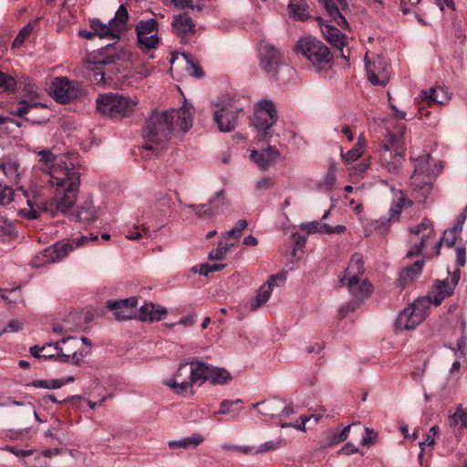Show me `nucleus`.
Listing matches in <instances>:
<instances>
[{
	"label": "nucleus",
	"instance_id": "38",
	"mask_svg": "<svg viewBox=\"0 0 467 467\" xmlns=\"http://www.w3.org/2000/svg\"><path fill=\"white\" fill-rule=\"evenodd\" d=\"M424 265L423 258L418 259L413 265L404 267L400 273L399 281L401 285H406L419 276Z\"/></svg>",
	"mask_w": 467,
	"mask_h": 467
},
{
	"label": "nucleus",
	"instance_id": "58",
	"mask_svg": "<svg viewBox=\"0 0 467 467\" xmlns=\"http://www.w3.org/2000/svg\"><path fill=\"white\" fill-rule=\"evenodd\" d=\"M378 433L369 428L365 429V433L361 440V444L364 446L371 445L377 439Z\"/></svg>",
	"mask_w": 467,
	"mask_h": 467
},
{
	"label": "nucleus",
	"instance_id": "19",
	"mask_svg": "<svg viewBox=\"0 0 467 467\" xmlns=\"http://www.w3.org/2000/svg\"><path fill=\"white\" fill-rule=\"evenodd\" d=\"M225 204V192L220 190L202 204H189L185 207L193 212L198 217L211 218L219 213Z\"/></svg>",
	"mask_w": 467,
	"mask_h": 467
},
{
	"label": "nucleus",
	"instance_id": "33",
	"mask_svg": "<svg viewBox=\"0 0 467 467\" xmlns=\"http://www.w3.org/2000/svg\"><path fill=\"white\" fill-rule=\"evenodd\" d=\"M367 150V140L364 134H360L358 137V140L355 146L348 150L347 152L343 151V148H341V158L345 165H349L352 162L358 161L366 151Z\"/></svg>",
	"mask_w": 467,
	"mask_h": 467
},
{
	"label": "nucleus",
	"instance_id": "28",
	"mask_svg": "<svg viewBox=\"0 0 467 467\" xmlns=\"http://www.w3.org/2000/svg\"><path fill=\"white\" fill-rule=\"evenodd\" d=\"M279 155V151L274 147H267L262 150H251L250 159L261 170H266L277 161Z\"/></svg>",
	"mask_w": 467,
	"mask_h": 467
},
{
	"label": "nucleus",
	"instance_id": "47",
	"mask_svg": "<svg viewBox=\"0 0 467 467\" xmlns=\"http://www.w3.org/2000/svg\"><path fill=\"white\" fill-rule=\"evenodd\" d=\"M351 425L344 427L341 431H333L327 432V442L325 447H332L339 442L345 441L349 435Z\"/></svg>",
	"mask_w": 467,
	"mask_h": 467
},
{
	"label": "nucleus",
	"instance_id": "31",
	"mask_svg": "<svg viewBox=\"0 0 467 467\" xmlns=\"http://www.w3.org/2000/svg\"><path fill=\"white\" fill-rule=\"evenodd\" d=\"M344 286L358 301H362L372 293V285L366 279L347 282Z\"/></svg>",
	"mask_w": 467,
	"mask_h": 467
},
{
	"label": "nucleus",
	"instance_id": "21",
	"mask_svg": "<svg viewBox=\"0 0 467 467\" xmlns=\"http://www.w3.org/2000/svg\"><path fill=\"white\" fill-rule=\"evenodd\" d=\"M325 38L340 51V57L346 60L349 59L350 50L347 47L346 36L337 27L328 24L319 23Z\"/></svg>",
	"mask_w": 467,
	"mask_h": 467
},
{
	"label": "nucleus",
	"instance_id": "18",
	"mask_svg": "<svg viewBox=\"0 0 467 467\" xmlns=\"http://www.w3.org/2000/svg\"><path fill=\"white\" fill-rule=\"evenodd\" d=\"M366 70L368 81L372 85L386 86L389 80L387 60L380 56L369 60L368 55L365 57Z\"/></svg>",
	"mask_w": 467,
	"mask_h": 467
},
{
	"label": "nucleus",
	"instance_id": "24",
	"mask_svg": "<svg viewBox=\"0 0 467 467\" xmlns=\"http://www.w3.org/2000/svg\"><path fill=\"white\" fill-rule=\"evenodd\" d=\"M138 299L135 296L109 301L108 308L113 311L115 317L119 320L130 319L134 317V308L137 306Z\"/></svg>",
	"mask_w": 467,
	"mask_h": 467
},
{
	"label": "nucleus",
	"instance_id": "55",
	"mask_svg": "<svg viewBox=\"0 0 467 467\" xmlns=\"http://www.w3.org/2000/svg\"><path fill=\"white\" fill-rule=\"evenodd\" d=\"M32 30L33 27L31 25L25 26L15 38L13 45L15 47L22 45L26 38L32 33Z\"/></svg>",
	"mask_w": 467,
	"mask_h": 467
},
{
	"label": "nucleus",
	"instance_id": "40",
	"mask_svg": "<svg viewBox=\"0 0 467 467\" xmlns=\"http://www.w3.org/2000/svg\"><path fill=\"white\" fill-rule=\"evenodd\" d=\"M204 441L201 434L195 433L192 436L182 438L178 441H170L168 442L170 449L182 448V449H193L202 443Z\"/></svg>",
	"mask_w": 467,
	"mask_h": 467
},
{
	"label": "nucleus",
	"instance_id": "20",
	"mask_svg": "<svg viewBox=\"0 0 467 467\" xmlns=\"http://www.w3.org/2000/svg\"><path fill=\"white\" fill-rule=\"evenodd\" d=\"M448 274L447 278L436 282L433 296H431V304L435 306H440L445 298L451 296L460 281V269H455L452 273L449 271Z\"/></svg>",
	"mask_w": 467,
	"mask_h": 467
},
{
	"label": "nucleus",
	"instance_id": "36",
	"mask_svg": "<svg viewBox=\"0 0 467 467\" xmlns=\"http://www.w3.org/2000/svg\"><path fill=\"white\" fill-rule=\"evenodd\" d=\"M76 221L90 223H93L97 218V210L93 204V202L88 199L80 205L74 214Z\"/></svg>",
	"mask_w": 467,
	"mask_h": 467
},
{
	"label": "nucleus",
	"instance_id": "64",
	"mask_svg": "<svg viewBox=\"0 0 467 467\" xmlns=\"http://www.w3.org/2000/svg\"><path fill=\"white\" fill-rule=\"evenodd\" d=\"M464 358V357L456 356L455 360L453 361L451 368H450V376L451 378H458L460 369H461V364L462 360Z\"/></svg>",
	"mask_w": 467,
	"mask_h": 467
},
{
	"label": "nucleus",
	"instance_id": "11",
	"mask_svg": "<svg viewBox=\"0 0 467 467\" xmlns=\"http://www.w3.org/2000/svg\"><path fill=\"white\" fill-rule=\"evenodd\" d=\"M277 119V110L272 100L262 99L254 106L253 125L262 138L272 136L271 128Z\"/></svg>",
	"mask_w": 467,
	"mask_h": 467
},
{
	"label": "nucleus",
	"instance_id": "30",
	"mask_svg": "<svg viewBox=\"0 0 467 467\" xmlns=\"http://www.w3.org/2000/svg\"><path fill=\"white\" fill-rule=\"evenodd\" d=\"M411 205L412 201L407 198L402 191H399L398 195H396V199L389 207V218L382 219V223L384 224L398 222L402 210Z\"/></svg>",
	"mask_w": 467,
	"mask_h": 467
},
{
	"label": "nucleus",
	"instance_id": "15",
	"mask_svg": "<svg viewBox=\"0 0 467 467\" xmlns=\"http://www.w3.org/2000/svg\"><path fill=\"white\" fill-rule=\"evenodd\" d=\"M78 342L76 337H68L54 343L56 360L63 363L71 362L80 365L87 353L76 349Z\"/></svg>",
	"mask_w": 467,
	"mask_h": 467
},
{
	"label": "nucleus",
	"instance_id": "52",
	"mask_svg": "<svg viewBox=\"0 0 467 467\" xmlns=\"http://www.w3.org/2000/svg\"><path fill=\"white\" fill-rule=\"evenodd\" d=\"M222 449L224 451H236L243 454H254V447L246 445H235L231 443L222 444Z\"/></svg>",
	"mask_w": 467,
	"mask_h": 467
},
{
	"label": "nucleus",
	"instance_id": "26",
	"mask_svg": "<svg viewBox=\"0 0 467 467\" xmlns=\"http://www.w3.org/2000/svg\"><path fill=\"white\" fill-rule=\"evenodd\" d=\"M365 273L364 261L359 254H354L348 265L347 266L343 277L340 278L339 283L345 285L347 282L361 279Z\"/></svg>",
	"mask_w": 467,
	"mask_h": 467
},
{
	"label": "nucleus",
	"instance_id": "45",
	"mask_svg": "<svg viewBox=\"0 0 467 467\" xmlns=\"http://www.w3.org/2000/svg\"><path fill=\"white\" fill-rule=\"evenodd\" d=\"M243 403L242 400L236 399L234 400H223L221 401L219 410L216 412L220 415H228L230 414L232 418H234L239 415L241 409L238 410L235 408V405Z\"/></svg>",
	"mask_w": 467,
	"mask_h": 467
},
{
	"label": "nucleus",
	"instance_id": "53",
	"mask_svg": "<svg viewBox=\"0 0 467 467\" xmlns=\"http://www.w3.org/2000/svg\"><path fill=\"white\" fill-rule=\"evenodd\" d=\"M16 80L11 76H8L7 74L0 71V89L6 91V90H13L16 88Z\"/></svg>",
	"mask_w": 467,
	"mask_h": 467
},
{
	"label": "nucleus",
	"instance_id": "43",
	"mask_svg": "<svg viewBox=\"0 0 467 467\" xmlns=\"http://www.w3.org/2000/svg\"><path fill=\"white\" fill-rule=\"evenodd\" d=\"M323 6L333 22H335L337 26H341L342 28L348 27V24L346 18L344 17L337 5L332 0H327L323 4Z\"/></svg>",
	"mask_w": 467,
	"mask_h": 467
},
{
	"label": "nucleus",
	"instance_id": "9",
	"mask_svg": "<svg viewBox=\"0 0 467 467\" xmlns=\"http://www.w3.org/2000/svg\"><path fill=\"white\" fill-rule=\"evenodd\" d=\"M431 306V296L418 298L400 312L395 321V330L398 332L416 328L428 316Z\"/></svg>",
	"mask_w": 467,
	"mask_h": 467
},
{
	"label": "nucleus",
	"instance_id": "59",
	"mask_svg": "<svg viewBox=\"0 0 467 467\" xmlns=\"http://www.w3.org/2000/svg\"><path fill=\"white\" fill-rule=\"evenodd\" d=\"M23 327H24L23 322H21L18 319H11L7 323V327L2 332H0V336L5 332H18V331L22 330Z\"/></svg>",
	"mask_w": 467,
	"mask_h": 467
},
{
	"label": "nucleus",
	"instance_id": "14",
	"mask_svg": "<svg viewBox=\"0 0 467 467\" xmlns=\"http://www.w3.org/2000/svg\"><path fill=\"white\" fill-rule=\"evenodd\" d=\"M410 234L413 246L407 252L406 256L408 258L420 255L423 248L435 241L433 225L428 219H424L421 223L415 228H410Z\"/></svg>",
	"mask_w": 467,
	"mask_h": 467
},
{
	"label": "nucleus",
	"instance_id": "49",
	"mask_svg": "<svg viewBox=\"0 0 467 467\" xmlns=\"http://www.w3.org/2000/svg\"><path fill=\"white\" fill-rule=\"evenodd\" d=\"M248 226V222L245 219H240L235 223L234 227L225 232L223 235V239L228 240L230 238L234 239V243L239 241L242 232Z\"/></svg>",
	"mask_w": 467,
	"mask_h": 467
},
{
	"label": "nucleus",
	"instance_id": "8",
	"mask_svg": "<svg viewBox=\"0 0 467 467\" xmlns=\"http://www.w3.org/2000/svg\"><path fill=\"white\" fill-rule=\"evenodd\" d=\"M430 156L423 154L414 160V171L410 177V186L415 198L425 199L432 189V181L435 178L431 168ZM421 200H419L420 202Z\"/></svg>",
	"mask_w": 467,
	"mask_h": 467
},
{
	"label": "nucleus",
	"instance_id": "48",
	"mask_svg": "<svg viewBox=\"0 0 467 467\" xmlns=\"http://www.w3.org/2000/svg\"><path fill=\"white\" fill-rule=\"evenodd\" d=\"M285 445V441L283 438H278L274 441H269L260 444L257 448H254V454L266 453L269 451H276Z\"/></svg>",
	"mask_w": 467,
	"mask_h": 467
},
{
	"label": "nucleus",
	"instance_id": "57",
	"mask_svg": "<svg viewBox=\"0 0 467 467\" xmlns=\"http://www.w3.org/2000/svg\"><path fill=\"white\" fill-rule=\"evenodd\" d=\"M0 229L4 234L13 236L16 234V226L13 222L3 219L0 221Z\"/></svg>",
	"mask_w": 467,
	"mask_h": 467
},
{
	"label": "nucleus",
	"instance_id": "12",
	"mask_svg": "<svg viewBox=\"0 0 467 467\" xmlns=\"http://www.w3.org/2000/svg\"><path fill=\"white\" fill-rule=\"evenodd\" d=\"M213 119L221 131L228 132L236 126L239 109L226 99H219L213 103Z\"/></svg>",
	"mask_w": 467,
	"mask_h": 467
},
{
	"label": "nucleus",
	"instance_id": "34",
	"mask_svg": "<svg viewBox=\"0 0 467 467\" xmlns=\"http://www.w3.org/2000/svg\"><path fill=\"white\" fill-rule=\"evenodd\" d=\"M253 406L254 409L258 410L260 414L275 418L279 416V411L283 407V400L278 398H274L269 400L257 402Z\"/></svg>",
	"mask_w": 467,
	"mask_h": 467
},
{
	"label": "nucleus",
	"instance_id": "10",
	"mask_svg": "<svg viewBox=\"0 0 467 467\" xmlns=\"http://www.w3.org/2000/svg\"><path fill=\"white\" fill-rule=\"evenodd\" d=\"M127 8L121 5L108 23H103L98 18L90 20L89 26L95 36L99 38H119L123 31L127 29L129 21Z\"/></svg>",
	"mask_w": 467,
	"mask_h": 467
},
{
	"label": "nucleus",
	"instance_id": "17",
	"mask_svg": "<svg viewBox=\"0 0 467 467\" xmlns=\"http://www.w3.org/2000/svg\"><path fill=\"white\" fill-rule=\"evenodd\" d=\"M51 93L57 101L67 103L79 97L81 88L78 82L60 77L53 80Z\"/></svg>",
	"mask_w": 467,
	"mask_h": 467
},
{
	"label": "nucleus",
	"instance_id": "29",
	"mask_svg": "<svg viewBox=\"0 0 467 467\" xmlns=\"http://www.w3.org/2000/svg\"><path fill=\"white\" fill-rule=\"evenodd\" d=\"M167 313L168 311L165 307L149 302L140 307L138 318L143 322L161 321Z\"/></svg>",
	"mask_w": 467,
	"mask_h": 467
},
{
	"label": "nucleus",
	"instance_id": "61",
	"mask_svg": "<svg viewBox=\"0 0 467 467\" xmlns=\"http://www.w3.org/2000/svg\"><path fill=\"white\" fill-rule=\"evenodd\" d=\"M456 264L459 267H462L466 264V251L462 245L456 246Z\"/></svg>",
	"mask_w": 467,
	"mask_h": 467
},
{
	"label": "nucleus",
	"instance_id": "6",
	"mask_svg": "<svg viewBox=\"0 0 467 467\" xmlns=\"http://www.w3.org/2000/svg\"><path fill=\"white\" fill-rule=\"evenodd\" d=\"M97 239L98 236L90 234V236L82 235L67 243H56L36 255L31 264L34 267H42L47 264L57 263L67 257L76 248Z\"/></svg>",
	"mask_w": 467,
	"mask_h": 467
},
{
	"label": "nucleus",
	"instance_id": "63",
	"mask_svg": "<svg viewBox=\"0 0 467 467\" xmlns=\"http://www.w3.org/2000/svg\"><path fill=\"white\" fill-rule=\"evenodd\" d=\"M273 185L274 182L270 177H264L256 182L255 188L257 191H266L270 189Z\"/></svg>",
	"mask_w": 467,
	"mask_h": 467
},
{
	"label": "nucleus",
	"instance_id": "13",
	"mask_svg": "<svg viewBox=\"0 0 467 467\" xmlns=\"http://www.w3.org/2000/svg\"><path fill=\"white\" fill-rule=\"evenodd\" d=\"M139 47L143 50L155 49L159 43V24L155 18L141 19L135 26Z\"/></svg>",
	"mask_w": 467,
	"mask_h": 467
},
{
	"label": "nucleus",
	"instance_id": "1",
	"mask_svg": "<svg viewBox=\"0 0 467 467\" xmlns=\"http://www.w3.org/2000/svg\"><path fill=\"white\" fill-rule=\"evenodd\" d=\"M37 155L40 170L48 174V182L53 189V197L49 202L51 212L67 213L75 204L79 191L78 171L50 150H40Z\"/></svg>",
	"mask_w": 467,
	"mask_h": 467
},
{
	"label": "nucleus",
	"instance_id": "51",
	"mask_svg": "<svg viewBox=\"0 0 467 467\" xmlns=\"http://www.w3.org/2000/svg\"><path fill=\"white\" fill-rule=\"evenodd\" d=\"M224 267L225 265L223 264L207 263L201 265L199 270H197L196 267H193L192 270L194 272H199V274L202 275L207 276L210 273L221 271Z\"/></svg>",
	"mask_w": 467,
	"mask_h": 467
},
{
	"label": "nucleus",
	"instance_id": "5",
	"mask_svg": "<svg viewBox=\"0 0 467 467\" xmlns=\"http://www.w3.org/2000/svg\"><path fill=\"white\" fill-rule=\"evenodd\" d=\"M295 52L306 58L317 69L323 68L333 61V55L328 47L312 36L300 37L295 46Z\"/></svg>",
	"mask_w": 467,
	"mask_h": 467
},
{
	"label": "nucleus",
	"instance_id": "39",
	"mask_svg": "<svg viewBox=\"0 0 467 467\" xmlns=\"http://www.w3.org/2000/svg\"><path fill=\"white\" fill-rule=\"evenodd\" d=\"M287 8L290 16L295 20L304 21L309 17V14L307 12L308 5L304 0H291L287 5Z\"/></svg>",
	"mask_w": 467,
	"mask_h": 467
},
{
	"label": "nucleus",
	"instance_id": "42",
	"mask_svg": "<svg viewBox=\"0 0 467 467\" xmlns=\"http://www.w3.org/2000/svg\"><path fill=\"white\" fill-rule=\"evenodd\" d=\"M449 425L453 430H462L467 427V411L459 405L453 413L449 414Z\"/></svg>",
	"mask_w": 467,
	"mask_h": 467
},
{
	"label": "nucleus",
	"instance_id": "25",
	"mask_svg": "<svg viewBox=\"0 0 467 467\" xmlns=\"http://www.w3.org/2000/svg\"><path fill=\"white\" fill-rule=\"evenodd\" d=\"M171 26L174 34L179 36L182 42H186V37L195 31V25L187 13L175 16L172 19Z\"/></svg>",
	"mask_w": 467,
	"mask_h": 467
},
{
	"label": "nucleus",
	"instance_id": "23",
	"mask_svg": "<svg viewBox=\"0 0 467 467\" xmlns=\"http://www.w3.org/2000/svg\"><path fill=\"white\" fill-rule=\"evenodd\" d=\"M404 160L405 153H400L399 150L396 151L379 150V165L391 174H397L400 171Z\"/></svg>",
	"mask_w": 467,
	"mask_h": 467
},
{
	"label": "nucleus",
	"instance_id": "4",
	"mask_svg": "<svg viewBox=\"0 0 467 467\" xmlns=\"http://www.w3.org/2000/svg\"><path fill=\"white\" fill-rule=\"evenodd\" d=\"M202 361L192 359L189 362H182L174 374L164 379L163 383L178 395H186L192 392L194 385L203 383Z\"/></svg>",
	"mask_w": 467,
	"mask_h": 467
},
{
	"label": "nucleus",
	"instance_id": "41",
	"mask_svg": "<svg viewBox=\"0 0 467 467\" xmlns=\"http://www.w3.org/2000/svg\"><path fill=\"white\" fill-rule=\"evenodd\" d=\"M75 380L73 376H69L67 379H37L30 383V386L34 388H41L47 389H57L61 387L71 383Z\"/></svg>",
	"mask_w": 467,
	"mask_h": 467
},
{
	"label": "nucleus",
	"instance_id": "2",
	"mask_svg": "<svg viewBox=\"0 0 467 467\" xmlns=\"http://www.w3.org/2000/svg\"><path fill=\"white\" fill-rule=\"evenodd\" d=\"M193 111L192 106L187 102L179 109L153 111L143 130V149L159 151L167 145L172 131L185 134L192 126Z\"/></svg>",
	"mask_w": 467,
	"mask_h": 467
},
{
	"label": "nucleus",
	"instance_id": "54",
	"mask_svg": "<svg viewBox=\"0 0 467 467\" xmlns=\"http://www.w3.org/2000/svg\"><path fill=\"white\" fill-rule=\"evenodd\" d=\"M172 4L177 7L181 8H191L196 10H202V5H201V0H171Z\"/></svg>",
	"mask_w": 467,
	"mask_h": 467
},
{
	"label": "nucleus",
	"instance_id": "46",
	"mask_svg": "<svg viewBox=\"0 0 467 467\" xmlns=\"http://www.w3.org/2000/svg\"><path fill=\"white\" fill-rule=\"evenodd\" d=\"M234 242L229 240H221L215 249H213L209 254L211 260H223L228 251L234 246Z\"/></svg>",
	"mask_w": 467,
	"mask_h": 467
},
{
	"label": "nucleus",
	"instance_id": "22",
	"mask_svg": "<svg viewBox=\"0 0 467 467\" xmlns=\"http://www.w3.org/2000/svg\"><path fill=\"white\" fill-rule=\"evenodd\" d=\"M259 52L262 68L267 72H275L281 63V52L267 43L260 46Z\"/></svg>",
	"mask_w": 467,
	"mask_h": 467
},
{
	"label": "nucleus",
	"instance_id": "32",
	"mask_svg": "<svg viewBox=\"0 0 467 467\" xmlns=\"http://www.w3.org/2000/svg\"><path fill=\"white\" fill-rule=\"evenodd\" d=\"M0 171L5 175L8 182L14 184L20 182L22 173L16 160L10 158L0 159Z\"/></svg>",
	"mask_w": 467,
	"mask_h": 467
},
{
	"label": "nucleus",
	"instance_id": "27",
	"mask_svg": "<svg viewBox=\"0 0 467 467\" xmlns=\"http://www.w3.org/2000/svg\"><path fill=\"white\" fill-rule=\"evenodd\" d=\"M203 383L208 380L213 384H226L232 379L231 373L223 368L213 367L212 365L202 361Z\"/></svg>",
	"mask_w": 467,
	"mask_h": 467
},
{
	"label": "nucleus",
	"instance_id": "56",
	"mask_svg": "<svg viewBox=\"0 0 467 467\" xmlns=\"http://www.w3.org/2000/svg\"><path fill=\"white\" fill-rule=\"evenodd\" d=\"M300 229L308 234H316V233L320 234V222L319 221H312V222L303 223L300 224Z\"/></svg>",
	"mask_w": 467,
	"mask_h": 467
},
{
	"label": "nucleus",
	"instance_id": "50",
	"mask_svg": "<svg viewBox=\"0 0 467 467\" xmlns=\"http://www.w3.org/2000/svg\"><path fill=\"white\" fill-rule=\"evenodd\" d=\"M182 57L186 62V70L190 76L201 78L202 76V72L200 69L195 58L187 53L182 54Z\"/></svg>",
	"mask_w": 467,
	"mask_h": 467
},
{
	"label": "nucleus",
	"instance_id": "44",
	"mask_svg": "<svg viewBox=\"0 0 467 467\" xmlns=\"http://www.w3.org/2000/svg\"><path fill=\"white\" fill-rule=\"evenodd\" d=\"M462 231L459 228L451 227L447 229L443 233V236L441 240L437 244L436 250L432 253L433 255H438L440 254V246L444 244L448 247H451L455 245L457 240L460 238Z\"/></svg>",
	"mask_w": 467,
	"mask_h": 467
},
{
	"label": "nucleus",
	"instance_id": "62",
	"mask_svg": "<svg viewBox=\"0 0 467 467\" xmlns=\"http://www.w3.org/2000/svg\"><path fill=\"white\" fill-rule=\"evenodd\" d=\"M6 291H7V293H6L7 299L6 298H2V299L5 300L7 304L15 305L20 300L21 294H20L19 289H12V290H6Z\"/></svg>",
	"mask_w": 467,
	"mask_h": 467
},
{
	"label": "nucleus",
	"instance_id": "37",
	"mask_svg": "<svg viewBox=\"0 0 467 467\" xmlns=\"http://www.w3.org/2000/svg\"><path fill=\"white\" fill-rule=\"evenodd\" d=\"M400 137L403 136V132L405 131V126L402 125L400 127ZM379 150H388L389 151H396V150H400V153H405V148L403 146V143L401 141V138L398 137L397 135L388 132L380 144Z\"/></svg>",
	"mask_w": 467,
	"mask_h": 467
},
{
	"label": "nucleus",
	"instance_id": "35",
	"mask_svg": "<svg viewBox=\"0 0 467 467\" xmlns=\"http://www.w3.org/2000/svg\"><path fill=\"white\" fill-rule=\"evenodd\" d=\"M422 99L426 101L444 105L451 100V93L446 88L437 87L422 91Z\"/></svg>",
	"mask_w": 467,
	"mask_h": 467
},
{
	"label": "nucleus",
	"instance_id": "3",
	"mask_svg": "<svg viewBox=\"0 0 467 467\" xmlns=\"http://www.w3.org/2000/svg\"><path fill=\"white\" fill-rule=\"evenodd\" d=\"M130 53L117 43L109 44L91 53L85 62L88 77L96 84L105 82V72L101 67L115 63L117 60L129 61Z\"/></svg>",
	"mask_w": 467,
	"mask_h": 467
},
{
	"label": "nucleus",
	"instance_id": "60",
	"mask_svg": "<svg viewBox=\"0 0 467 467\" xmlns=\"http://www.w3.org/2000/svg\"><path fill=\"white\" fill-rule=\"evenodd\" d=\"M12 190L0 184V204H6L12 201Z\"/></svg>",
	"mask_w": 467,
	"mask_h": 467
},
{
	"label": "nucleus",
	"instance_id": "16",
	"mask_svg": "<svg viewBox=\"0 0 467 467\" xmlns=\"http://www.w3.org/2000/svg\"><path fill=\"white\" fill-rule=\"evenodd\" d=\"M286 281V273L282 271L271 275L257 290L254 298L251 301L249 309L253 312L266 304L272 295L274 287H281Z\"/></svg>",
	"mask_w": 467,
	"mask_h": 467
},
{
	"label": "nucleus",
	"instance_id": "7",
	"mask_svg": "<svg viewBox=\"0 0 467 467\" xmlns=\"http://www.w3.org/2000/svg\"><path fill=\"white\" fill-rule=\"evenodd\" d=\"M98 109L111 118H125L130 116L138 104L136 99L119 93L99 95L96 100Z\"/></svg>",
	"mask_w": 467,
	"mask_h": 467
}]
</instances>
